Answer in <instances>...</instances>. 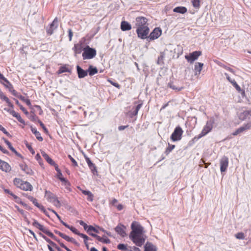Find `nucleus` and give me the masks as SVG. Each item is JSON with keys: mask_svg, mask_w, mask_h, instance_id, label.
<instances>
[{"mask_svg": "<svg viewBox=\"0 0 251 251\" xmlns=\"http://www.w3.org/2000/svg\"><path fill=\"white\" fill-rule=\"evenodd\" d=\"M129 239L138 247H141L145 243L146 236L143 234L145 232L143 227L137 222H133L131 224Z\"/></svg>", "mask_w": 251, "mask_h": 251, "instance_id": "f257e3e1", "label": "nucleus"}, {"mask_svg": "<svg viewBox=\"0 0 251 251\" xmlns=\"http://www.w3.org/2000/svg\"><path fill=\"white\" fill-rule=\"evenodd\" d=\"M96 50L95 49L90 48L89 46H87L83 49V52L82 55L84 60L91 59L96 56Z\"/></svg>", "mask_w": 251, "mask_h": 251, "instance_id": "f03ea898", "label": "nucleus"}, {"mask_svg": "<svg viewBox=\"0 0 251 251\" xmlns=\"http://www.w3.org/2000/svg\"><path fill=\"white\" fill-rule=\"evenodd\" d=\"M45 197L48 201L52 203L56 207H60L61 206V203L56 196L50 191H45Z\"/></svg>", "mask_w": 251, "mask_h": 251, "instance_id": "7ed1b4c3", "label": "nucleus"}, {"mask_svg": "<svg viewBox=\"0 0 251 251\" xmlns=\"http://www.w3.org/2000/svg\"><path fill=\"white\" fill-rule=\"evenodd\" d=\"M183 130L179 126H177L174 129L170 138L173 142L178 141L181 139Z\"/></svg>", "mask_w": 251, "mask_h": 251, "instance_id": "20e7f679", "label": "nucleus"}, {"mask_svg": "<svg viewBox=\"0 0 251 251\" xmlns=\"http://www.w3.org/2000/svg\"><path fill=\"white\" fill-rule=\"evenodd\" d=\"M214 123V120L213 118H211L208 120L206 124V125L204 126L201 133L199 134V137H201L205 136L209 132H210L213 128V124Z\"/></svg>", "mask_w": 251, "mask_h": 251, "instance_id": "39448f33", "label": "nucleus"}, {"mask_svg": "<svg viewBox=\"0 0 251 251\" xmlns=\"http://www.w3.org/2000/svg\"><path fill=\"white\" fill-rule=\"evenodd\" d=\"M148 20L143 17H138L136 18L135 26L136 28H141L143 27H149L147 23Z\"/></svg>", "mask_w": 251, "mask_h": 251, "instance_id": "423d86ee", "label": "nucleus"}, {"mask_svg": "<svg viewBox=\"0 0 251 251\" xmlns=\"http://www.w3.org/2000/svg\"><path fill=\"white\" fill-rule=\"evenodd\" d=\"M201 55V51H195L185 56V58L190 64H192Z\"/></svg>", "mask_w": 251, "mask_h": 251, "instance_id": "0eeeda50", "label": "nucleus"}, {"mask_svg": "<svg viewBox=\"0 0 251 251\" xmlns=\"http://www.w3.org/2000/svg\"><path fill=\"white\" fill-rule=\"evenodd\" d=\"M149 31L150 29L149 27H143L141 28H137L136 29L138 37L142 39H146L148 37Z\"/></svg>", "mask_w": 251, "mask_h": 251, "instance_id": "6e6552de", "label": "nucleus"}, {"mask_svg": "<svg viewBox=\"0 0 251 251\" xmlns=\"http://www.w3.org/2000/svg\"><path fill=\"white\" fill-rule=\"evenodd\" d=\"M220 171L221 173L226 171L228 166V158L226 156L222 157L220 161Z\"/></svg>", "mask_w": 251, "mask_h": 251, "instance_id": "1a4fd4ad", "label": "nucleus"}, {"mask_svg": "<svg viewBox=\"0 0 251 251\" xmlns=\"http://www.w3.org/2000/svg\"><path fill=\"white\" fill-rule=\"evenodd\" d=\"M58 27V20L55 18L50 26L46 27V31L49 35H51L53 31Z\"/></svg>", "mask_w": 251, "mask_h": 251, "instance_id": "9d476101", "label": "nucleus"}, {"mask_svg": "<svg viewBox=\"0 0 251 251\" xmlns=\"http://www.w3.org/2000/svg\"><path fill=\"white\" fill-rule=\"evenodd\" d=\"M126 227L121 224H118L115 228V231L122 237L126 236Z\"/></svg>", "mask_w": 251, "mask_h": 251, "instance_id": "9b49d317", "label": "nucleus"}, {"mask_svg": "<svg viewBox=\"0 0 251 251\" xmlns=\"http://www.w3.org/2000/svg\"><path fill=\"white\" fill-rule=\"evenodd\" d=\"M251 128V122L247 123L243 125V126L240 127L237 129H236L232 134L234 136L237 135L238 134L244 132L245 130Z\"/></svg>", "mask_w": 251, "mask_h": 251, "instance_id": "f8f14e48", "label": "nucleus"}, {"mask_svg": "<svg viewBox=\"0 0 251 251\" xmlns=\"http://www.w3.org/2000/svg\"><path fill=\"white\" fill-rule=\"evenodd\" d=\"M161 33L162 31L161 29H160L159 28H155L151 33L148 37L151 40H154L158 38L161 35Z\"/></svg>", "mask_w": 251, "mask_h": 251, "instance_id": "ddd939ff", "label": "nucleus"}, {"mask_svg": "<svg viewBox=\"0 0 251 251\" xmlns=\"http://www.w3.org/2000/svg\"><path fill=\"white\" fill-rule=\"evenodd\" d=\"M0 169L5 172H9L11 171V168L7 162L0 159Z\"/></svg>", "mask_w": 251, "mask_h": 251, "instance_id": "4468645a", "label": "nucleus"}, {"mask_svg": "<svg viewBox=\"0 0 251 251\" xmlns=\"http://www.w3.org/2000/svg\"><path fill=\"white\" fill-rule=\"evenodd\" d=\"M76 71L78 75V77L79 78H84L88 75L87 71H85L82 69L79 66H76Z\"/></svg>", "mask_w": 251, "mask_h": 251, "instance_id": "2eb2a0df", "label": "nucleus"}, {"mask_svg": "<svg viewBox=\"0 0 251 251\" xmlns=\"http://www.w3.org/2000/svg\"><path fill=\"white\" fill-rule=\"evenodd\" d=\"M40 235L44 238L48 243H49V245L51 246H52L55 249H56L57 251H62L60 248H59L57 245L54 243L53 242L51 241L50 239L47 238L46 236H45L44 234H43L41 233H39Z\"/></svg>", "mask_w": 251, "mask_h": 251, "instance_id": "dca6fc26", "label": "nucleus"}, {"mask_svg": "<svg viewBox=\"0 0 251 251\" xmlns=\"http://www.w3.org/2000/svg\"><path fill=\"white\" fill-rule=\"evenodd\" d=\"M28 199L29 200H30V201H31L37 207L39 208L42 211H44V212L46 214V210L44 207V206H43L42 205H40L38 202H37V200L34 198L33 197H31V196H30L28 197Z\"/></svg>", "mask_w": 251, "mask_h": 251, "instance_id": "f3484780", "label": "nucleus"}, {"mask_svg": "<svg viewBox=\"0 0 251 251\" xmlns=\"http://www.w3.org/2000/svg\"><path fill=\"white\" fill-rule=\"evenodd\" d=\"M203 66V64L202 63L200 62H196L195 64V75H198L200 74L201 72L202 69V67Z\"/></svg>", "mask_w": 251, "mask_h": 251, "instance_id": "a211bd4d", "label": "nucleus"}, {"mask_svg": "<svg viewBox=\"0 0 251 251\" xmlns=\"http://www.w3.org/2000/svg\"><path fill=\"white\" fill-rule=\"evenodd\" d=\"M121 28L123 31H127L131 29V25L126 21H122L121 24Z\"/></svg>", "mask_w": 251, "mask_h": 251, "instance_id": "6ab92c4d", "label": "nucleus"}, {"mask_svg": "<svg viewBox=\"0 0 251 251\" xmlns=\"http://www.w3.org/2000/svg\"><path fill=\"white\" fill-rule=\"evenodd\" d=\"M20 168L26 174L31 175L33 174L32 170L29 168L26 164H21L20 165Z\"/></svg>", "mask_w": 251, "mask_h": 251, "instance_id": "aec40b11", "label": "nucleus"}, {"mask_svg": "<svg viewBox=\"0 0 251 251\" xmlns=\"http://www.w3.org/2000/svg\"><path fill=\"white\" fill-rule=\"evenodd\" d=\"M32 188V186L27 181H24L21 186V189L25 191H31Z\"/></svg>", "mask_w": 251, "mask_h": 251, "instance_id": "412c9836", "label": "nucleus"}, {"mask_svg": "<svg viewBox=\"0 0 251 251\" xmlns=\"http://www.w3.org/2000/svg\"><path fill=\"white\" fill-rule=\"evenodd\" d=\"M250 115V110H246L241 113L239 115V118L241 120H244L245 119H251Z\"/></svg>", "mask_w": 251, "mask_h": 251, "instance_id": "4be33fe9", "label": "nucleus"}, {"mask_svg": "<svg viewBox=\"0 0 251 251\" xmlns=\"http://www.w3.org/2000/svg\"><path fill=\"white\" fill-rule=\"evenodd\" d=\"M41 154L44 159L51 165L55 166V162L49 157V156L44 151H41Z\"/></svg>", "mask_w": 251, "mask_h": 251, "instance_id": "5701e85b", "label": "nucleus"}, {"mask_svg": "<svg viewBox=\"0 0 251 251\" xmlns=\"http://www.w3.org/2000/svg\"><path fill=\"white\" fill-rule=\"evenodd\" d=\"M86 161L89 168L91 170V171L94 174L95 172H97L96 166L91 162V160L88 157L86 158Z\"/></svg>", "mask_w": 251, "mask_h": 251, "instance_id": "b1692460", "label": "nucleus"}, {"mask_svg": "<svg viewBox=\"0 0 251 251\" xmlns=\"http://www.w3.org/2000/svg\"><path fill=\"white\" fill-rule=\"evenodd\" d=\"M145 251H156V248L151 243H147L145 246Z\"/></svg>", "mask_w": 251, "mask_h": 251, "instance_id": "393cba45", "label": "nucleus"}, {"mask_svg": "<svg viewBox=\"0 0 251 251\" xmlns=\"http://www.w3.org/2000/svg\"><path fill=\"white\" fill-rule=\"evenodd\" d=\"M31 130L32 132L35 135L36 138L40 141H42L43 139L41 137V134L39 131H38L35 127H31Z\"/></svg>", "mask_w": 251, "mask_h": 251, "instance_id": "a878e982", "label": "nucleus"}, {"mask_svg": "<svg viewBox=\"0 0 251 251\" xmlns=\"http://www.w3.org/2000/svg\"><path fill=\"white\" fill-rule=\"evenodd\" d=\"M173 11L176 13L184 14L187 12V8L183 6H178L175 7L173 9Z\"/></svg>", "mask_w": 251, "mask_h": 251, "instance_id": "bb28decb", "label": "nucleus"}, {"mask_svg": "<svg viewBox=\"0 0 251 251\" xmlns=\"http://www.w3.org/2000/svg\"><path fill=\"white\" fill-rule=\"evenodd\" d=\"M55 170L57 172V177L62 182H64L65 183V184H68L69 182L66 180V179L62 177V174L60 171V170L59 169L58 166L55 167Z\"/></svg>", "mask_w": 251, "mask_h": 251, "instance_id": "cd10ccee", "label": "nucleus"}, {"mask_svg": "<svg viewBox=\"0 0 251 251\" xmlns=\"http://www.w3.org/2000/svg\"><path fill=\"white\" fill-rule=\"evenodd\" d=\"M87 72L90 76H92L97 73L98 70L96 67H93L92 66H90L88 68Z\"/></svg>", "mask_w": 251, "mask_h": 251, "instance_id": "c85d7f7f", "label": "nucleus"}, {"mask_svg": "<svg viewBox=\"0 0 251 251\" xmlns=\"http://www.w3.org/2000/svg\"><path fill=\"white\" fill-rule=\"evenodd\" d=\"M231 84H232L233 86L235 88V89L238 92H241L242 95L245 94L244 91H243L241 89V87L237 84L235 79H233L232 82H231Z\"/></svg>", "mask_w": 251, "mask_h": 251, "instance_id": "c756f323", "label": "nucleus"}, {"mask_svg": "<svg viewBox=\"0 0 251 251\" xmlns=\"http://www.w3.org/2000/svg\"><path fill=\"white\" fill-rule=\"evenodd\" d=\"M1 83H2L5 87L8 89L9 91H11L13 88L12 85L6 78L4 79L3 82L1 81Z\"/></svg>", "mask_w": 251, "mask_h": 251, "instance_id": "7c9ffc66", "label": "nucleus"}, {"mask_svg": "<svg viewBox=\"0 0 251 251\" xmlns=\"http://www.w3.org/2000/svg\"><path fill=\"white\" fill-rule=\"evenodd\" d=\"M165 53H166L165 51L161 52L160 56L158 58V60H157V64H163V59L164 58Z\"/></svg>", "mask_w": 251, "mask_h": 251, "instance_id": "2f4dec72", "label": "nucleus"}, {"mask_svg": "<svg viewBox=\"0 0 251 251\" xmlns=\"http://www.w3.org/2000/svg\"><path fill=\"white\" fill-rule=\"evenodd\" d=\"M142 103H140V104H138L137 105V106L136 107L135 110L133 112L131 113L130 117H132L133 116L137 115L139 110L142 107Z\"/></svg>", "mask_w": 251, "mask_h": 251, "instance_id": "473e14b6", "label": "nucleus"}, {"mask_svg": "<svg viewBox=\"0 0 251 251\" xmlns=\"http://www.w3.org/2000/svg\"><path fill=\"white\" fill-rule=\"evenodd\" d=\"M168 86L170 88L176 91H179L183 89L182 87L179 88L176 87L172 82H170L168 83Z\"/></svg>", "mask_w": 251, "mask_h": 251, "instance_id": "72a5a7b5", "label": "nucleus"}, {"mask_svg": "<svg viewBox=\"0 0 251 251\" xmlns=\"http://www.w3.org/2000/svg\"><path fill=\"white\" fill-rule=\"evenodd\" d=\"M23 181L21 180L20 178H15L14 180V184L15 185H16L17 187H19L21 189V186H22Z\"/></svg>", "mask_w": 251, "mask_h": 251, "instance_id": "f704fd0d", "label": "nucleus"}, {"mask_svg": "<svg viewBox=\"0 0 251 251\" xmlns=\"http://www.w3.org/2000/svg\"><path fill=\"white\" fill-rule=\"evenodd\" d=\"M64 239L68 242H72L73 244L77 246H78V243H77V242L75 241V239H74L73 238L70 237L69 236L66 235Z\"/></svg>", "mask_w": 251, "mask_h": 251, "instance_id": "c9c22d12", "label": "nucleus"}, {"mask_svg": "<svg viewBox=\"0 0 251 251\" xmlns=\"http://www.w3.org/2000/svg\"><path fill=\"white\" fill-rule=\"evenodd\" d=\"M70 72V71L69 70V69L66 66H62V67H60L57 73L58 74H60L63 73Z\"/></svg>", "mask_w": 251, "mask_h": 251, "instance_id": "e433bc0d", "label": "nucleus"}, {"mask_svg": "<svg viewBox=\"0 0 251 251\" xmlns=\"http://www.w3.org/2000/svg\"><path fill=\"white\" fill-rule=\"evenodd\" d=\"M200 0H192L193 6L196 9H199L200 7Z\"/></svg>", "mask_w": 251, "mask_h": 251, "instance_id": "4c0bfd02", "label": "nucleus"}, {"mask_svg": "<svg viewBox=\"0 0 251 251\" xmlns=\"http://www.w3.org/2000/svg\"><path fill=\"white\" fill-rule=\"evenodd\" d=\"M175 148V145L168 144V147L165 150V153L168 155Z\"/></svg>", "mask_w": 251, "mask_h": 251, "instance_id": "58836bf2", "label": "nucleus"}, {"mask_svg": "<svg viewBox=\"0 0 251 251\" xmlns=\"http://www.w3.org/2000/svg\"><path fill=\"white\" fill-rule=\"evenodd\" d=\"M19 98L24 101L28 106H31V104L30 102V101L29 99L25 98L24 97L20 95V97H19Z\"/></svg>", "mask_w": 251, "mask_h": 251, "instance_id": "ea45409f", "label": "nucleus"}, {"mask_svg": "<svg viewBox=\"0 0 251 251\" xmlns=\"http://www.w3.org/2000/svg\"><path fill=\"white\" fill-rule=\"evenodd\" d=\"M127 245H126V244H120L118 245L117 248L120 250H123V251H126L127 250H129V249H128L127 248Z\"/></svg>", "mask_w": 251, "mask_h": 251, "instance_id": "a19ab883", "label": "nucleus"}, {"mask_svg": "<svg viewBox=\"0 0 251 251\" xmlns=\"http://www.w3.org/2000/svg\"><path fill=\"white\" fill-rule=\"evenodd\" d=\"M16 103L20 107V109L24 112L26 115L28 114V111L24 108L22 105L20 104L19 101L17 100L14 99Z\"/></svg>", "mask_w": 251, "mask_h": 251, "instance_id": "79ce46f5", "label": "nucleus"}, {"mask_svg": "<svg viewBox=\"0 0 251 251\" xmlns=\"http://www.w3.org/2000/svg\"><path fill=\"white\" fill-rule=\"evenodd\" d=\"M97 239L98 240H99L100 242H102L104 243H106V244H108L110 242V240L109 239H108V238L104 239L102 237H100L99 236H98V237H97Z\"/></svg>", "mask_w": 251, "mask_h": 251, "instance_id": "37998d69", "label": "nucleus"}, {"mask_svg": "<svg viewBox=\"0 0 251 251\" xmlns=\"http://www.w3.org/2000/svg\"><path fill=\"white\" fill-rule=\"evenodd\" d=\"M32 225L35 227L38 228L40 230L42 227L43 226V225L39 224L36 220H34L33 223H32Z\"/></svg>", "mask_w": 251, "mask_h": 251, "instance_id": "c03bdc74", "label": "nucleus"}, {"mask_svg": "<svg viewBox=\"0 0 251 251\" xmlns=\"http://www.w3.org/2000/svg\"><path fill=\"white\" fill-rule=\"evenodd\" d=\"M90 231H94L97 233H99L98 230L92 226H89L88 228L87 229V232L90 233Z\"/></svg>", "mask_w": 251, "mask_h": 251, "instance_id": "a18cd8bd", "label": "nucleus"}, {"mask_svg": "<svg viewBox=\"0 0 251 251\" xmlns=\"http://www.w3.org/2000/svg\"><path fill=\"white\" fill-rule=\"evenodd\" d=\"M4 142L8 146V148L11 151H15V149L12 146L11 144L7 140L3 138Z\"/></svg>", "mask_w": 251, "mask_h": 251, "instance_id": "49530a36", "label": "nucleus"}, {"mask_svg": "<svg viewBox=\"0 0 251 251\" xmlns=\"http://www.w3.org/2000/svg\"><path fill=\"white\" fill-rule=\"evenodd\" d=\"M16 118L18 121L23 124H25V121L22 118L21 116L17 113V114L14 116Z\"/></svg>", "mask_w": 251, "mask_h": 251, "instance_id": "de8ad7c7", "label": "nucleus"}, {"mask_svg": "<svg viewBox=\"0 0 251 251\" xmlns=\"http://www.w3.org/2000/svg\"><path fill=\"white\" fill-rule=\"evenodd\" d=\"M68 228L71 230L73 233H75V234H77L79 236V234H80L81 233L79 232L78 230L74 227L72 226H69V227Z\"/></svg>", "mask_w": 251, "mask_h": 251, "instance_id": "09e8293b", "label": "nucleus"}, {"mask_svg": "<svg viewBox=\"0 0 251 251\" xmlns=\"http://www.w3.org/2000/svg\"><path fill=\"white\" fill-rule=\"evenodd\" d=\"M4 191L6 193H8L9 194H10V195H11L13 198L17 200H19V198L17 196H16L15 195H14V194H13L9 190H8V189H5L4 190Z\"/></svg>", "mask_w": 251, "mask_h": 251, "instance_id": "8fccbe9b", "label": "nucleus"}, {"mask_svg": "<svg viewBox=\"0 0 251 251\" xmlns=\"http://www.w3.org/2000/svg\"><path fill=\"white\" fill-rule=\"evenodd\" d=\"M236 238L239 239H243L245 238L244 234L242 232H239L235 235Z\"/></svg>", "mask_w": 251, "mask_h": 251, "instance_id": "3c124183", "label": "nucleus"}, {"mask_svg": "<svg viewBox=\"0 0 251 251\" xmlns=\"http://www.w3.org/2000/svg\"><path fill=\"white\" fill-rule=\"evenodd\" d=\"M79 236L84 239V244H86V242H87V240L89 239L88 237L86 235L84 234L83 233H80V234H79Z\"/></svg>", "mask_w": 251, "mask_h": 251, "instance_id": "603ef678", "label": "nucleus"}, {"mask_svg": "<svg viewBox=\"0 0 251 251\" xmlns=\"http://www.w3.org/2000/svg\"><path fill=\"white\" fill-rule=\"evenodd\" d=\"M79 224L83 226L84 229L85 230H86L87 231V229L88 228V227L89 226L87 225V224L86 223H85L83 221H79Z\"/></svg>", "mask_w": 251, "mask_h": 251, "instance_id": "864d4df0", "label": "nucleus"}, {"mask_svg": "<svg viewBox=\"0 0 251 251\" xmlns=\"http://www.w3.org/2000/svg\"><path fill=\"white\" fill-rule=\"evenodd\" d=\"M0 130L2 131L3 133L7 136H10L9 133L6 130V129L1 125H0Z\"/></svg>", "mask_w": 251, "mask_h": 251, "instance_id": "5fc2aeb1", "label": "nucleus"}, {"mask_svg": "<svg viewBox=\"0 0 251 251\" xmlns=\"http://www.w3.org/2000/svg\"><path fill=\"white\" fill-rule=\"evenodd\" d=\"M68 157L70 159L75 166H77V162L71 156V155H69Z\"/></svg>", "mask_w": 251, "mask_h": 251, "instance_id": "6e6d98bb", "label": "nucleus"}, {"mask_svg": "<svg viewBox=\"0 0 251 251\" xmlns=\"http://www.w3.org/2000/svg\"><path fill=\"white\" fill-rule=\"evenodd\" d=\"M26 146L28 148V149L29 150L30 152L32 154L35 153V151H34V150L32 149V148L31 147V146L30 145H29V144H26Z\"/></svg>", "mask_w": 251, "mask_h": 251, "instance_id": "4d7b16f0", "label": "nucleus"}, {"mask_svg": "<svg viewBox=\"0 0 251 251\" xmlns=\"http://www.w3.org/2000/svg\"><path fill=\"white\" fill-rule=\"evenodd\" d=\"M224 75L226 76V79L228 80V81L231 83V82H232L233 79H232L231 77L229 76V75L226 73H225Z\"/></svg>", "mask_w": 251, "mask_h": 251, "instance_id": "13d9d810", "label": "nucleus"}, {"mask_svg": "<svg viewBox=\"0 0 251 251\" xmlns=\"http://www.w3.org/2000/svg\"><path fill=\"white\" fill-rule=\"evenodd\" d=\"M38 123L40 124V125L41 126V127L43 128L45 132H47L48 130L47 128L45 127L43 123L40 120H38Z\"/></svg>", "mask_w": 251, "mask_h": 251, "instance_id": "bf43d9fd", "label": "nucleus"}, {"mask_svg": "<svg viewBox=\"0 0 251 251\" xmlns=\"http://www.w3.org/2000/svg\"><path fill=\"white\" fill-rule=\"evenodd\" d=\"M9 91L14 96H16V97H17L18 98H19V97H20V95H18V93L13 88L12 89H11V91Z\"/></svg>", "mask_w": 251, "mask_h": 251, "instance_id": "052dcab7", "label": "nucleus"}, {"mask_svg": "<svg viewBox=\"0 0 251 251\" xmlns=\"http://www.w3.org/2000/svg\"><path fill=\"white\" fill-rule=\"evenodd\" d=\"M47 234L51 238H52L53 240H56V237L50 231H49Z\"/></svg>", "mask_w": 251, "mask_h": 251, "instance_id": "680f3d73", "label": "nucleus"}, {"mask_svg": "<svg viewBox=\"0 0 251 251\" xmlns=\"http://www.w3.org/2000/svg\"><path fill=\"white\" fill-rule=\"evenodd\" d=\"M0 99L5 101L6 102H8V101L9 100V99L4 94L0 98Z\"/></svg>", "mask_w": 251, "mask_h": 251, "instance_id": "e2e57ef3", "label": "nucleus"}, {"mask_svg": "<svg viewBox=\"0 0 251 251\" xmlns=\"http://www.w3.org/2000/svg\"><path fill=\"white\" fill-rule=\"evenodd\" d=\"M55 233L64 239V238L66 236V235L65 234H64L60 231H56Z\"/></svg>", "mask_w": 251, "mask_h": 251, "instance_id": "0e129e2a", "label": "nucleus"}, {"mask_svg": "<svg viewBox=\"0 0 251 251\" xmlns=\"http://www.w3.org/2000/svg\"><path fill=\"white\" fill-rule=\"evenodd\" d=\"M87 200L90 201H93V195L92 193L88 195Z\"/></svg>", "mask_w": 251, "mask_h": 251, "instance_id": "69168bd1", "label": "nucleus"}, {"mask_svg": "<svg viewBox=\"0 0 251 251\" xmlns=\"http://www.w3.org/2000/svg\"><path fill=\"white\" fill-rule=\"evenodd\" d=\"M40 230L43 232L44 233H46V234L49 231V230L47 228L45 227L44 226L42 227Z\"/></svg>", "mask_w": 251, "mask_h": 251, "instance_id": "338daca9", "label": "nucleus"}, {"mask_svg": "<svg viewBox=\"0 0 251 251\" xmlns=\"http://www.w3.org/2000/svg\"><path fill=\"white\" fill-rule=\"evenodd\" d=\"M40 230L43 232L44 233H46V234L49 231V230L47 228L45 227L44 226L42 227Z\"/></svg>", "mask_w": 251, "mask_h": 251, "instance_id": "774afa93", "label": "nucleus"}]
</instances>
